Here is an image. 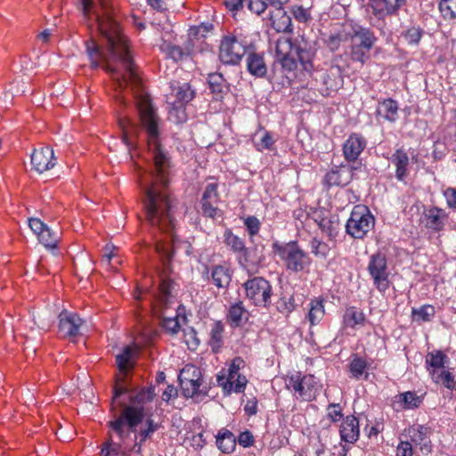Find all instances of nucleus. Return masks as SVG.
Returning <instances> with one entry per match:
<instances>
[{"label":"nucleus","mask_w":456,"mask_h":456,"mask_svg":"<svg viewBox=\"0 0 456 456\" xmlns=\"http://www.w3.org/2000/svg\"><path fill=\"white\" fill-rule=\"evenodd\" d=\"M348 368L353 378L360 379L364 375V379H368L369 374L366 371L368 369V363L363 358L358 355H354Z\"/></svg>","instance_id":"36"},{"label":"nucleus","mask_w":456,"mask_h":456,"mask_svg":"<svg viewBox=\"0 0 456 456\" xmlns=\"http://www.w3.org/2000/svg\"><path fill=\"white\" fill-rule=\"evenodd\" d=\"M276 307L280 313L289 314L295 309V300L292 296L282 297L277 302Z\"/></svg>","instance_id":"51"},{"label":"nucleus","mask_w":456,"mask_h":456,"mask_svg":"<svg viewBox=\"0 0 456 456\" xmlns=\"http://www.w3.org/2000/svg\"><path fill=\"white\" fill-rule=\"evenodd\" d=\"M272 27L277 32L292 33L293 27L290 16L284 9H276L270 12Z\"/></svg>","instance_id":"25"},{"label":"nucleus","mask_w":456,"mask_h":456,"mask_svg":"<svg viewBox=\"0 0 456 456\" xmlns=\"http://www.w3.org/2000/svg\"><path fill=\"white\" fill-rule=\"evenodd\" d=\"M28 225L32 232L37 235V237L42 232V231L46 227V224H44L38 218H29Z\"/></svg>","instance_id":"63"},{"label":"nucleus","mask_w":456,"mask_h":456,"mask_svg":"<svg viewBox=\"0 0 456 456\" xmlns=\"http://www.w3.org/2000/svg\"><path fill=\"white\" fill-rule=\"evenodd\" d=\"M375 218L369 208L362 205L355 206L346 222V232L354 239H363L373 229Z\"/></svg>","instance_id":"9"},{"label":"nucleus","mask_w":456,"mask_h":456,"mask_svg":"<svg viewBox=\"0 0 456 456\" xmlns=\"http://www.w3.org/2000/svg\"><path fill=\"white\" fill-rule=\"evenodd\" d=\"M406 3L407 0H394V5H387L386 0H370L369 6L375 17L383 19L386 16L397 14L399 9Z\"/></svg>","instance_id":"22"},{"label":"nucleus","mask_w":456,"mask_h":456,"mask_svg":"<svg viewBox=\"0 0 456 456\" xmlns=\"http://www.w3.org/2000/svg\"><path fill=\"white\" fill-rule=\"evenodd\" d=\"M84 321L75 313L62 311L59 314V333L63 338H75L80 334Z\"/></svg>","instance_id":"15"},{"label":"nucleus","mask_w":456,"mask_h":456,"mask_svg":"<svg viewBox=\"0 0 456 456\" xmlns=\"http://www.w3.org/2000/svg\"><path fill=\"white\" fill-rule=\"evenodd\" d=\"M449 361L448 356L441 350H435L428 353L426 356V368L430 377L444 370L445 363Z\"/></svg>","instance_id":"26"},{"label":"nucleus","mask_w":456,"mask_h":456,"mask_svg":"<svg viewBox=\"0 0 456 456\" xmlns=\"http://www.w3.org/2000/svg\"><path fill=\"white\" fill-rule=\"evenodd\" d=\"M366 147L365 139L358 134H352L343 145V154L349 162H354Z\"/></svg>","instance_id":"20"},{"label":"nucleus","mask_w":456,"mask_h":456,"mask_svg":"<svg viewBox=\"0 0 456 456\" xmlns=\"http://www.w3.org/2000/svg\"><path fill=\"white\" fill-rule=\"evenodd\" d=\"M118 124L122 130L123 142L128 147L134 145L139 132L138 126L126 117L119 118Z\"/></svg>","instance_id":"31"},{"label":"nucleus","mask_w":456,"mask_h":456,"mask_svg":"<svg viewBox=\"0 0 456 456\" xmlns=\"http://www.w3.org/2000/svg\"><path fill=\"white\" fill-rule=\"evenodd\" d=\"M244 224L250 236H254L258 233L260 230V222L256 216H248L245 219Z\"/></svg>","instance_id":"56"},{"label":"nucleus","mask_w":456,"mask_h":456,"mask_svg":"<svg viewBox=\"0 0 456 456\" xmlns=\"http://www.w3.org/2000/svg\"><path fill=\"white\" fill-rule=\"evenodd\" d=\"M412 444L410 442H401L396 448V456H412Z\"/></svg>","instance_id":"61"},{"label":"nucleus","mask_w":456,"mask_h":456,"mask_svg":"<svg viewBox=\"0 0 456 456\" xmlns=\"http://www.w3.org/2000/svg\"><path fill=\"white\" fill-rule=\"evenodd\" d=\"M273 252L283 262L287 270L294 273H299L309 267L312 259L309 255L300 248L297 241L280 244L278 242L273 245Z\"/></svg>","instance_id":"7"},{"label":"nucleus","mask_w":456,"mask_h":456,"mask_svg":"<svg viewBox=\"0 0 456 456\" xmlns=\"http://www.w3.org/2000/svg\"><path fill=\"white\" fill-rule=\"evenodd\" d=\"M448 217L449 216L444 208L430 206L424 208L419 221L428 230L439 232L444 229Z\"/></svg>","instance_id":"14"},{"label":"nucleus","mask_w":456,"mask_h":456,"mask_svg":"<svg viewBox=\"0 0 456 456\" xmlns=\"http://www.w3.org/2000/svg\"><path fill=\"white\" fill-rule=\"evenodd\" d=\"M276 59L284 71H294L298 62L304 70L310 73L314 69L313 60L315 53L311 48L302 46L289 37H281L276 42Z\"/></svg>","instance_id":"3"},{"label":"nucleus","mask_w":456,"mask_h":456,"mask_svg":"<svg viewBox=\"0 0 456 456\" xmlns=\"http://www.w3.org/2000/svg\"><path fill=\"white\" fill-rule=\"evenodd\" d=\"M347 40H350V55L354 61L363 64L377 41L373 31L354 21L346 22Z\"/></svg>","instance_id":"4"},{"label":"nucleus","mask_w":456,"mask_h":456,"mask_svg":"<svg viewBox=\"0 0 456 456\" xmlns=\"http://www.w3.org/2000/svg\"><path fill=\"white\" fill-rule=\"evenodd\" d=\"M146 424L147 428L142 429L139 433L141 442H144L146 439L150 438L151 435L158 429V425L151 419H147Z\"/></svg>","instance_id":"57"},{"label":"nucleus","mask_w":456,"mask_h":456,"mask_svg":"<svg viewBox=\"0 0 456 456\" xmlns=\"http://www.w3.org/2000/svg\"><path fill=\"white\" fill-rule=\"evenodd\" d=\"M38 240L48 248H55L59 242V235L52 231L47 225L37 236Z\"/></svg>","instance_id":"39"},{"label":"nucleus","mask_w":456,"mask_h":456,"mask_svg":"<svg viewBox=\"0 0 456 456\" xmlns=\"http://www.w3.org/2000/svg\"><path fill=\"white\" fill-rule=\"evenodd\" d=\"M135 353L136 350L134 347L126 346L122 352L116 356V363L119 373L116 377L112 404L118 403V398L127 392L126 379L129 370L134 368Z\"/></svg>","instance_id":"10"},{"label":"nucleus","mask_w":456,"mask_h":456,"mask_svg":"<svg viewBox=\"0 0 456 456\" xmlns=\"http://www.w3.org/2000/svg\"><path fill=\"white\" fill-rule=\"evenodd\" d=\"M202 213L207 217L221 216V210L217 208L218 202H200Z\"/></svg>","instance_id":"55"},{"label":"nucleus","mask_w":456,"mask_h":456,"mask_svg":"<svg viewBox=\"0 0 456 456\" xmlns=\"http://www.w3.org/2000/svg\"><path fill=\"white\" fill-rule=\"evenodd\" d=\"M245 0H224V4L229 11L237 12L245 5Z\"/></svg>","instance_id":"64"},{"label":"nucleus","mask_w":456,"mask_h":456,"mask_svg":"<svg viewBox=\"0 0 456 456\" xmlns=\"http://www.w3.org/2000/svg\"><path fill=\"white\" fill-rule=\"evenodd\" d=\"M428 428L423 426H419L416 428H411L410 430V436L412 443L416 445L420 446V451L424 454H428L431 452L432 446L430 444V440L427 436Z\"/></svg>","instance_id":"29"},{"label":"nucleus","mask_w":456,"mask_h":456,"mask_svg":"<svg viewBox=\"0 0 456 456\" xmlns=\"http://www.w3.org/2000/svg\"><path fill=\"white\" fill-rule=\"evenodd\" d=\"M366 318L362 311L355 306L347 307L343 316V323L346 327L355 328L364 326Z\"/></svg>","instance_id":"32"},{"label":"nucleus","mask_w":456,"mask_h":456,"mask_svg":"<svg viewBox=\"0 0 456 456\" xmlns=\"http://www.w3.org/2000/svg\"><path fill=\"white\" fill-rule=\"evenodd\" d=\"M162 49L167 52V55L175 61L183 60V57L187 55V53L183 52L181 47L175 45L165 44L162 46Z\"/></svg>","instance_id":"52"},{"label":"nucleus","mask_w":456,"mask_h":456,"mask_svg":"<svg viewBox=\"0 0 456 456\" xmlns=\"http://www.w3.org/2000/svg\"><path fill=\"white\" fill-rule=\"evenodd\" d=\"M438 8L445 20L456 19V0H440Z\"/></svg>","instance_id":"40"},{"label":"nucleus","mask_w":456,"mask_h":456,"mask_svg":"<svg viewBox=\"0 0 456 456\" xmlns=\"http://www.w3.org/2000/svg\"><path fill=\"white\" fill-rule=\"evenodd\" d=\"M436 314L435 307L431 305H425L419 309H412V316L418 322H430Z\"/></svg>","instance_id":"41"},{"label":"nucleus","mask_w":456,"mask_h":456,"mask_svg":"<svg viewBox=\"0 0 456 456\" xmlns=\"http://www.w3.org/2000/svg\"><path fill=\"white\" fill-rule=\"evenodd\" d=\"M255 438L252 433L248 430L241 432L238 436V443L244 448L252 446L254 444Z\"/></svg>","instance_id":"59"},{"label":"nucleus","mask_w":456,"mask_h":456,"mask_svg":"<svg viewBox=\"0 0 456 456\" xmlns=\"http://www.w3.org/2000/svg\"><path fill=\"white\" fill-rule=\"evenodd\" d=\"M398 103L388 98L379 102L376 113L389 122H395L398 118Z\"/></svg>","instance_id":"28"},{"label":"nucleus","mask_w":456,"mask_h":456,"mask_svg":"<svg viewBox=\"0 0 456 456\" xmlns=\"http://www.w3.org/2000/svg\"><path fill=\"white\" fill-rule=\"evenodd\" d=\"M267 0H245L247 8L256 15L262 14L267 8Z\"/></svg>","instance_id":"54"},{"label":"nucleus","mask_w":456,"mask_h":456,"mask_svg":"<svg viewBox=\"0 0 456 456\" xmlns=\"http://www.w3.org/2000/svg\"><path fill=\"white\" fill-rule=\"evenodd\" d=\"M339 435L341 440L354 444L359 438L360 428H359V420L354 415L346 416L340 427H339Z\"/></svg>","instance_id":"23"},{"label":"nucleus","mask_w":456,"mask_h":456,"mask_svg":"<svg viewBox=\"0 0 456 456\" xmlns=\"http://www.w3.org/2000/svg\"><path fill=\"white\" fill-rule=\"evenodd\" d=\"M320 227L323 232H326L330 238L337 236L338 231L334 226L333 222L329 219H322L320 223Z\"/></svg>","instance_id":"62"},{"label":"nucleus","mask_w":456,"mask_h":456,"mask_svg":"<svg viewBox=\"0 0 456 456\" xmlns=\"http://www.w3.org/2000/svg\"><path fill=\"white\" fill-rule=\"evenodd\" d=\"M256 135H260L259 142H255V146L257 151H262L264 150L271 151L275 142L272 134L266 130H262L256 134Z\"/></svg>","instance_id":"43"},{"label":"nucleus","mask_w":456,"mask_h":456,"mask_svg":"<svg viewBox=\"0 0 456 456\" xmlns=\"http://www.w3.org/2000/svg\"><path fill=\"white\" fill-rule=\"evenodd\" d=\"M171 287L172 282L169 280H162L159 285L158 294L154 296L153 299H151V305L155 314L163 319V327L175 334L177 333L180 329L177 315L174 317L167 316L164 312L170 308L174 303V297L171 295Z\"/></svg>","instance_id":"6"},{"label":"nucleus","mask_w":456,"mask_h":456,"mask_svg":"<svg viewBox=\"0 0 456 456\" xmlns=\"http://www.w3.org/2000/svg\"><path fill=\"white\" fill-rule=\"evenodd\" d=\"M217 183H208L205 188L200 202H219V193L217 192Z\"/></svg>","instance_id":"48"},{"label":"nucleus","mask_w":456,"mask_h":456,"mask_svg":"<svg viewBox=\"0 0 456 456\" xmlns=\"http://www.w3.org/2000/svg\"><path fill=\"white\" fill-rule=\"evenodd\" d=\"M390 161L395 167L396 179L403 182L409 175L410 159L407 152L403 149L395 150L390 158Z\"/></svg>","instance_id":"24"},{"label":"nucleus","mask_w":456,"mask_h":456,"mask_svg":"<svg viewBox=\"0 0 456 456\" xmlns=\"http://www.w3.org/2000/svg\"><path fill=\"white\" fill-rule=\"evenodd\" d=\"M216 446L224 453H232L236 447V438L228 429H221L216 436Z\"/></svg>","instance_id":"30"},{"label":"nucleus","mask_w":456,"mask_h":456,"mask_svg":"<svg viewBox=\"0 0 456 456\" xmlns=\"http://www.w3.org/2000/svg\"><path fill=\"white\" fill-rule=\"evenodd\" d=\"M326 417L333 423L343 418L342 408L338 403H330L326 409Z\"/></svg>","instance_id":"53"},{"label":"nucleus","mask_w":456,"mask_h":456,"mask_svg":"<svg viewBox=\"0 0 456 456\" xmlns=\"http://www.w3.org/2000/svg\"><path fill=\"white\" fill-rule=\"evenodd\" d=\"M224 79L221 74L212 73L208 76L209 87L212 93L216 94V96H219L222 94L224 88Z\"/></svg>","instance_id":"49"},{"label":"nucleus","mask_w":456,"mask_h":456,"mask_svg":"<svg viewBox=\"0 0 456 456\" xmlns=\"http://www.w3.org/2000/svg\"><path fill=\"white\" fill-rule=\"evenodd\" d=\"M290 12L298 22L307 23L312 20L309 9L304 8L302 5H292Z\"/></svg>","instance_id":"50"},{"label":"nucleus","mask_w":456,"mask_h":456,"mask_svg":"<svg viewBox=\"0 0 456 456\" xmlns=\"http://www.w3.org/2000/svg\"><path fill=\"white\" fill-rule=\"evenodd\" d=\"M354 176V174L352 173V169L342 166L329 171L323 178V184L328 188L332 186H346L351 182Z\"/></svg>","instance_id":"19"},{"label":"nucleus","mask_w":456,"mask_h":456,"mask_svg":"<svg viewBox=\"0 0 456 456\" xmlns=\"http://www.w3.org/2000/svg\"><path fill=\"white\" fill-rule=\"evenodd\" d=\"M247 298L256 306L268 307L271 304L273 288L263 277H254L244 283Z\"/></svg>","instance_id":"11"},{"label":"nucleus","mask_w":456,"mask_h":456,"mask_svg":"<svg viewBox=\"0 0 456 456\" xmlns=\"http://www.w3.org/2000/svg\"><path fill=\"white\" fill-rule=\"evenodd\" d=\"M216 382L219 387L223 388L224 395H231L232 393L244 392L248 384V379L244 375L239 374L234 377V380L226 379V373H219L216 376Z\"/></svg>","instance_id":"21"},{"label":"nucleus","mask_w":456,"mask_h":456,"mask_svg":"<svg viewBox=\"0 0 456 456\" xmlns=\"http://www.w3.org/2000/svg\"><path fill=\"white\" fill-rule=\"evenodd\" d=\"M424 34V30L419 27H411L408 28L403 34L404 39L409 45H418Z\"/></svg>","instance_id":"47"},{"label":"nucleus","mask_w":456,"mask_h":456,"mask_svg":"<svg viewBox=\"0 0 456 456\" xmlns=\"http://www.w3.org/2000/svg\"><path fill=\"white\" fill-rule=\"evenodd\" d=\"M88 27L95 28L102 43L91 39L86 43L91 67H102L111 76L116 89L130 86L134 91L141 127L145 131L152 169L140 176H168L169 158L159 142L160 118L151 100L141 88V78L130 55L110 0H74Z\"/></svg>","instance_id":"1"},{"label":"nucleus","mask_w":456,"mask_h":456,"mask_svg":"<svg viewBox=\"0 0 456 456\" xmlns=\"http://www.w3.org/2000/svg\"><path fill=\"white\" fill-rule=\"evenodd\" d=\"M144 416V409L141 404L125 405L120 414L113 420L110 421V427L117 434L119 442H113L111 436L104 443L102 449V454L110 456L111 453L118 455H126L127 453V445L126 440L135 431Z\"/></svg>","instance_id":"2"},{"label":"nucleus","mask_w":456,"mask_h":456,"mask_svg":"<svg viewBox=\"0 0 456 456\" xmlns=\"http://www.w3.org/2000/svg\"><path fill=\"white\" fill-rule=\"evenodd\" d=\"M444 196L446 200L447 207L456 210V188L448 187L444 191Z\"/></svg>","instance_id":"58"},{"label":"nucleus","mask_w":456,"mask_h":456,"mask_svg":"<svg viewBox=\"0 0 456 456\" xmlns=\"http://www.w3.org/2000/svg\"><path fill=\"white\" fill-rule=\"evenodd\" d=\"M307 318L312 326H314L322 320L325 314L323 300L320 298L312 299Z\"/></svg>","instance_id":"34"},{"label":"nucleus","mask_w":456,"mask_h":456,"mask_svg":"<svg viewBox=\"0 0 456 456\" xmlns=\"http://www.w3.org/2000/svg\"><path fill=\"white\" fill-rule=\"evenodd\" d=\"M31 165L38 173H44L56 165L53 151L49 146L35 149L31 154Z\"/></svg>","instance_id":"17"},{"label":"nucleus","mask_w":456,"mask_h":456,"mask_svg":"<svg viewBox=\"0 0 456 456\" xmlns=\"http://www.w3.org/2000/svg\"><path fill=\"white\" fill-rule=\"evenodd\" d=\"M250 46L247 37L240 31L229 32L220 41L219 60L226 65H237L248 52Z\"/></svg>","instance_id":"5"},{"label":"nucleus","mask_w":456,"mask_h":456,"mask_svg":"<svg viewBox=\"0 0 456 456\" xmlns=\"http://www.w3.org/2000/svg\"><path fill=\"white\" fill-rule=\"evenodd\" d=\"M224 243L232 253L237 255L239 263L247 266L250 262L248 249L245 246L244 240L234 234L232 230L226 229L224 233Z\"/></svg>","instance_id":"16"},{"label":"nucleus","mask_w":456,"mask_h":456,"mask_svg":"<svg viewBox=\"0 0 456 456\" xmlns=\"http://www.w3.org/2000/svg\"><path fill=\"white\" fill-rule=\"evenodd\" d=\"M311 252L317 257L325 259L330 253V247L327 243L313 239L310 243Z\"/></svg>","instance_id":"45"},{"label":"nucleus","mask_w":456,"mask_h":456,"mask_svg":"<svg viewBox=\"0 0 456 456\" xmlns=\"http://www.w3.org/2000/svg\"><path fill=\"white\" fill-rule=\"evenodd\" d=\"M245 365V361L241 357H235L234 359H232L228 369L226 370H223L220 373H223L224 371L226 373L227 379L234 380V377L240 374V370L243 369Z\"/></svg>","instance_id":"46"},{"label":"nucleus","mask_w":456,"mask_h":456,"mask_svg":"<svg viewBox=\"0 0 456 456\" xmlns=\"http://www.w3.org/2000/svg\"><path fill=\"white\" fill-rule=\"evenodd\" d=\"M170 117H175L176 122H183L186 119L183 105L173 104L172 110L169 111Z\"/></svg>","instance_id":"60"},{"label":"nucleus","mask_w":456,"mask_h":456,"mask_svg":"<svg viewBox=\"0 0 456 456\" xmlns=\"http://www.w3.org/2000/svg\"><path fill=\"white\" fill-rule=\"evenodd\" d=\"M431 379L435 383L443 384L450 390H452L454 387V375L449 370H440L438 373L432 376Z\"/></svg>","instance_id":"44"},{"label":"nucleus","mask_w":456,"mask_h":456,"mask_svg":"<svg viewBox=\"0 0 456 456\" xmlns=\"http://www.w3.org/2000/svg\"><path fill=\"white\" fill-rule=\"evenodd\" d=\"M247 310L243 306L242 302H237L232 305L228 310L227 321L233 327H239L243 321L247 320Z\"/></svg>","instance_id":"33"},{"label":"nucleus","mask_w":456,"mask_h":456,"mask_svg":"<svg viewBox=\"0 0 456 456\" xmlns=\"http://www.w3.org/2000/svg\"><path fill=\"white\" fill-rule=\"evenodd\" d=\"M397 403L401 404L403 409H415L422 403V397L417 395L415 392L407 391L398 395Z\"/></svg>","instance_id":"37"},{"label":"nucleus","mask_w":456,"mask_h":456,"mask_svg":"<svg viewBox=\"0 0 456 456\" xmlns=\"http://www.w3.org/2000/svg\"><path fill=\"white\" fill-rule=\"evenodd\" d=\"M367 269L375 288L380 292H385L390 284V270L386 255L381 252L373 254L370 257Z\"/></svg>","instance_id":"12"},{"label":"nucleus","mask_w":456,"mask_h":456,"mask_svg":"<svg viewBox=\"0 0 456 456\" xmlns=\"http://www.w3.org/2000/svg\"><path fill=\"white\" fill-rule=\"evenodd\" d=\"M224 325L220 321H216L210 325L208 345L214 353L220 352L224 346Z\"/></svg>","instance_id":"27"},{"label":"nucleus","mask_w":456,"mask_h":456,"mask_svg":"<svg viewBox=\"0 0 456 456\" xmlns=\"http://www.w3.org/2000/svg\"><path fill=\"white\" fill-rule=\"evenodd\" d=\"M213 283L218 288H226L232 280L228 268L223 265H216L211 271Z\"/></svg>","instance_id":"35"},{"label":"nucleus","mask_w":456,"mask_h":456,"mask_svg":"<svg viewBox=\"0 0 456 456\" xmlns=\"http://www.w3.org/2000/svg\"><path fill=\"white\" fill-rule=\"evenodd\" d=\"M286 386L297 400L303 402L314 400L322 388V385L314 375H301L299 372L292 374L287 380Z\"/></svg>","instance_id":"8"},{"label":"nucleus","mask_w":456,"mask_h":456,"mask_svg":"<svg viewBox=\"0 0 456 456\" xmlns=\"http://www.w3.org/2000/svg\"><path fill=\"white\" fill-rule=\"evenodd\" d=\"M246 67L251 76L256 78L265 77L268 68L265 53L248 50L246 57Z\"/></svg>","instance_id":"18"},{"label":"nucleus","mask_w":456,"mask_h":456,"mask_svg":"<svg viewBox=\"0 0 456 456\" xmlns=\"http://www.w3.org/2000/svg\"><path fill=\"white\" fill-rule=\"evenodd\" d=\"M179 381L185 397L193 398L202 394L201 371L197 366L185 365L180 371Z\"/></svg>","instance_id":"13"},{"label":"nucleus","mask_w":456,"mask_h":456,"mask_svg":"<svg viewBox=\"0 0 456 456\" xmlns=\"http://www.w3.org/2000/svg\"><path fill=\"white\" fill-rule=\"evenodd\" d=\"M346 34V23L343 25V28L341 31L336 34H331L329 36L328 39L326 40V45L330 50L332 52L337 51L341 42L347 41V36Z\"/></svg>","instance_id":"42"},{"label":"nucleus","mask_w":456,"mask_h":456,"mask_svg":"<svg viewBox=\"0 0 456 456\" xmlns=\"http://www.w3.org/2000/svg\"><path fill=\"white\" fill-rule=\"evenodd\" d=\"M174 91L175 92L176 97L175 104L184 105L191 102L195 95L194 91L187 83L179 86L176 89H174Z\"/></svg>","instance_id":"38"}]
</instances>
